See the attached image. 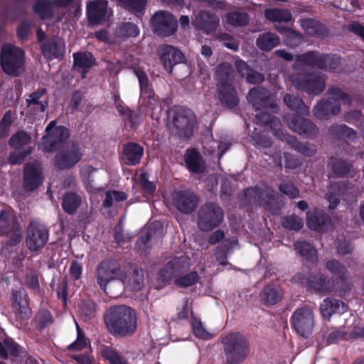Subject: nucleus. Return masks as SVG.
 I'll return each mask as SVG.
<instances>
[{"mask_svg": "<svg viewBox=\"0 0 364 364\" xmlns=\"http://www.w3.org/2000/svg\"><path fill=\"white\" fill-rule=\"evenodd\" d=\"M244 196L249 203L262 205L265 194L257 186L250 187L244 190Z\"/></svg>", "mask_w": 364, "mask_h": 364, "instance_id": "obj_60", "label": "nucleus"}, {"mask_svg": "<svg viewBox=\"0 0 364 364\" xmlns=\"http://www.w3.org/2000/svg\"><path fill=\"white\" fill-rule=\"evenodd\" d=\"M280 44L279 36L272 32L259 34L256 41L257 46L262 51L269 52Z\"/></svg>", "mask_w": 364, "mask_h": 364, "instance_id": "obj_39", "label": "nucleus"}, {"mask_svg": "<svg viewBox=\"0 0 364 364\" xmlns=\"http://www.w3.org/2000/svg\"><path fill=\"white\" fill-rule=\"evenodd\" d=\"M168 117L171 119L176 129V134L183 139H189L193 135L196 126V117L189 108L176 106L168 112Z\"/></svg>", "mask_w": 364, "mask_h": 364, "instance_id": "obj_7", "label": "nucleus"}, {"mask_svg": "<svg viewBox=\"0 0 364 364\" xmlns=\"http://www.w3.org/2000/svg\"><path fill=\"white\" fill-rule=\"evenodd\" d=\"M104 322L107 331L116 338L132 336L137 328L135 311L126 305L110 306L104 315Z\"/></svg>", "mask_w": 364, "mask_h": 364, "instance_id": "obj_1", "label": "nucleus"}, {"mask_svg": "<svg viewBox=\"0 0 364 364\" xmlns=\"http://www.w3.org/2000/svg\"><path fill=\"white\" fill-rule=\"evenodd\" d=\"M158 52L160 62L168 74L172 73L174 66L186 61L184 54L173 46L168 44L161 46Z\"/></svg>", "mask_w": 364, "mask_h": 364, "instance_id": "obj_20", "label": "nucleus"}, {"mask_svg": "<svg viewBox=\"0 0 364 364\" xmlns=\"http://www.w3.org/2000/svg\"><path fill=\"white\" fill-rule=\"evenodd\" d=\"M296 62L310 68H317L331 73L340 74L343 72V59L338 54L322 53L317 50H309L295 56Z\"/></svg>", "mask_w": 364, "mask_h": 364, "instance_id": "obj_4", "label": "nucleus"}, {"mask_svg": "<svg viewBox=\"0 0 364 364\" xmlns=\"http://www.w3.org/2000/svg\"><path fill=\"white\" fill-rule=\"evenodd\" d=\"M198 198L194 192L178 191L173 196V203L176 209L185 214L193 213L197 208Z\"/></svg>", "mask_w": 364, "mask_h": 364, "instance_id": "obj_23", "label": "nucleus"}, {"mask_svg": "<svg viewBox=\"0 0 364 364\" xmlns=\"http://www.w3.org/2000/svg\"><path fill=\"white\" fill-rule=\"evenodd\" d=\"M295 250L299 255L311 264L318 262V253L316 250L306 241H297L294 244Z\"/></svg>", "mask_w": 364, "mask_h": 364, "instance_id": "obj_38", "label": "nucleus"}, {"mask_svg": "<svg viewBox=\"0 0 364 364\" xmlns=\"http://www.w3.org/2000/svg\"><path fill=\"white\" fill-rule=\"evenodd\" d=\"M265 198L268 200L264 199L262 206H263L266 210L273 214H278L279 208L275 203L278 199V193L272 188L268 189L265 193Z\"/></svg>", "mask_w": 364, "mask_h": 364, "instance_id": "obj_59", "label": "nucleus"}, {"mask_svg": "<svg viewBox=\"0 0 364 364\" xmlns=\"http://www.w3.org/2000/svg\"><path fill=\"white\" fill-rule=\"evenodd\" d=\"M247 100L255 110L274 109L277 105L270 91L263 87H254L247 94Z\"/></svg>", "mask_w": 364, "mask_h": 364, "instance_id": "obj_18", "label": "nucleus"}, {"mask_svg": "<svg viewBox=\"0 0 364 364\" xmlns=\"http://www.w3.org/2000/svg\"><path fill=\"white\" fill-rule=\"evenodd\" d=\"M126 273L119 265L114 264L112 261L103 260L97 267L95 278L101 290L111 297H117L120 292H114L110 286L116 283L119 287H123Z\"/></svg>", "mask_w": 364, "mask_h": 364, "instance_id": "obj_5", "label": "nucleus"}, {"mask_svg": "<svg viewBox=\"0 0 364 364\" xmlns=\"http://www.w3.org/2000/svg\"><path fill=\"white\" fill-rule=\"evenodd\" d=\"M235 66L240 75L251 84H259L264 81V75L251 68L247 63L242 60L235 62Z\"/></svg>", "mask_w": 364, "mask_h": 364, "instance_id": "obj_36", "label": "nucleus"}, {"mask_svg": "<svg viewBox=\"0 0 364 364\" xmlns=\"http://www.w3.org/2000/svg\"><path fill=\"white\" fill-rule=\"evenodd\" d=\"M306 224L311 230L321 232H326L333 228L331 217L319 209L306 213Z\"/></svg>", "mask_w": 364, "mask_h": 364, "instance_id": "obj_24", "label": "nucleus"}, {"mask_svg": "<svg viewBox=\"0 0 364 364\" xmlns=\"http://www.w3.org/2000/svg\"><path fill=\"white\" fill-rule=\"evenodd\" d=\"M33 12L41 18H51L53 16L52 5L48 0H37L33 6Z\"/></svg>", "mask_w": 364, "mask_h": 364, "instance_id": "obj_49", "label": "nucleus"}, {"mask_svg": "<svg viewBox=\"0 0 364 364\" xmlns=\"http://www.w3.org/2000/svg\"><path fill=\"white\" fill-rule=\"evenodd\" d=\"M82 203L80 196L74 192H67L63 196L62 208L69 215L76 213Z\"/></svg>", "mask_w": 364, "mask_h": 364, "instance_id": "obj_40", "label": "nucleus"}, {"mask_svg": "<svg viewBox=\"0 0 364 364\" xmlns=\"http://www.w3.org/2000/svg\"><path fill=\"white\" fill-rule=\"evenodd\" d=\"M46 134L42 137L41 149L44 153H53L60 150L70 137V130L64 126H56V121L49 122L46 128Z\"/></svg>", "mask_w": 364, "mask_h": 364, "instance_id": "obj_9", "label": "nucleus"}, {"mask_svg": "<svg viewBox=\"0 0 364 364\" xmlns=\"http://www.w3.org/2000/svg\"><path fill=\"white\" fill-rule=\"evenodd\" d=\"M227 22L235 27H243L248 24L250 17L245 11H232L227 14Z\"/></svg>", "mask_w": 364, "mask_h": 364, "instance_id": "obj_55", "label": "nucleus"}, {"mask_svg": "<svg viewBox=\"0 0 364 364\" xmlns=\"http://www.w3.org/2000/svg\"><path fill=\"white\" fill-rule=\"evenodd\" d=\"M328 134L336 141H355L357 132L353 128L346 124H332L328 129Z\"/></svg>", "mask_w": 364, "mask_h": 364, "instance_id": "obj_33", "label": "nucleus"}, {"mask_svg": "<svg viewBox=\"0 0 364 364\" xmlns=\"http://www.w3.org/2000/svg\"><path fill=\"white\" fill-rule=\"evenodd\" d=\"M224 218L223 209L215 203L203 204L198 212V226L203 232L219 227Z\"/></svg>", "mask_w": 364, "mask_h": 364, "instance_id": "obj_10", "label": "nucleus"}, {"mask_svg": "<svg viewBox=\"0 0 364 364\" xmlns=\"http://www.w3.org/2000/svg\"><path fill=\"white\" fill-rule=\"evenodd\" d=\"M292 328L304 338H307L313 332L314 327V314L313 309L304 306L295 310L290 318Z\"/></svg>", "mask_w": 364, "mask_h": 364, "instance_id": "obj_14", "label": "nucleus"}, {"mask_svg": "<svg viewBox=\"0 0 364 364\" xmlns=\"http://www.w3.org/2000/svg\"><path fill=\"white\" fill-rule=\"evenodd\" d=\"M281 140L285 141L294 150L306 156H312L316 153V146L308 142H301L296 137L288 134H282L279 137Z\"/></svg>", "mask_w": 364, "mask_h": 364, "instance_id": "obj_35", "label": "nucleus"}, {"mask_svg": "<svg viewBox=\"0 0 364 364\" xmlns=\"http://www.w3.org/2000/svg\"><path fill=\"white\" fill-rule=\"evenodd\" d=\"M326 343L325 346L336 344L341 341L347 338L348 333L345 331V328H328L325 334Z\"/></svg>", "mask_w": 364, "mask_h": 364, "instance_id": "obj_50", "label": "nucleus"}, {"mask_svg": "<svg viewBox=\"0 0 364 364\" xmlns=\"http://www.w3.org/2000/svg\"><path fill=\"white\" fill-rule=\"evenodd\" d=\"M293 280L301 285H305L318 292H329L331 284L327 277L322 273L310 274L297 273Z\"/></svg>", "mask_w": 364, "mask_h": 364, "instance_id": "obj_19", "label": "nucleus"}, {"mask_svg": "<svg viewBox=\"0 0 364 364\" xmlns=\"http://www.w3.org/2000/svg\"><path fill=\"white\" fill-rule=\"evenodd\" d=\"M277 30L282 34L285 35L286 45L294 48L300 45L303 40L301 33L288 27L277 28Z\"/></svg>", "mask_w": 364, "mask_h": 364, "instance_id": "obj_48", "label": "nucleus"}, {"mask_svg": "<svg viewBox=\"0 0 364 364\" xmlns=\"http://www.w3.org/2000/svg\"><path fill=\"white\" fill-rule=\"evenodd\" d=\"M304 26L310 36L318 38H324L328 36L329 31L327 27L318 21L309 18L304 22Z\"/></svg>", "mask_w": 364, "mask_h": 364, "instance_id": "obj_44", "label": "nucleus"}, {"mask_svg": "<svg viewBox=\"0 0 364 364\" xmlns=\"http://www.w3.org/2000/svg\"><path fill=\"white\" fill-rule=\"evenodd\" d=\"M341 111V104L328 98L318 102L314 108V116L319 119H327L330 116H335Z\"/></svg>", "mask_w": 364, "mask_h": 364, "instance_id": "obj_27", "label": "nucleus"}, {"mask_svg": "<svg viewBox=\"0 0 364 364\" xmlns=\"http://www.w3.org/2000/svg\"><path fill=\"white\" fill-rule=\"evenodd\" d=\"M232 248V242L229 239L225 240L216 247L215 257L220 265L225 266L227 264L226 259Z\"/></svg>", "mask_w": 364, "mask_h": 364, "instance_id": "obj_54", "label": "nucleus"}, {"mask_svg": "<svg viewBox=\"0 0 364 364\" xmlns=\"http://www.w3.org/2000/svg\"><path fill=\"white\" fill-rule=\"evenodd\" d=\"M198 23L200 28L206 33H210L212 32L215 31L218 26V20L215 19V18L208 14H203L200 16V19L198 20Z\"/></svg>", "mask_w": 364, "mask_h": 364, "instance_id": "obj_56", "label": "nucleus"}, {"mask_svg": "<svg viewBox=\"0 0 364 364\" xmlns=\"http://www.w3.org/2000/svg\"><path fill=\"white\" fill-rule=\"evenodd\" d=\"M143 282L144 274L141 273V271L134 269L129 276L126 274L123 287H120V289L126 287L132 291H138L141 289Z\"/></svg>", "mask_w": 364, "mask_h": 364, "instance_id": "obj_43", "label": "nucleus"}, {"mask_svg": "<svg viewBox=\"0 0 364 364\" xmlns=\"http://www.w3.org/2000/svg\"><path fill=\"white\" fill-rule=\"evenodd\" d=\"M73 66L81 75L82 79L87 77L90 69L95 65L96 60L90 52L74 53Z\"/></svg>", "mask_w": 364, "mask_h": 364, "instance_id": "obj_28", "label": "nucleus"}, {"mask_svg": "<svg viewBox=\"0 0 364 364\" xmlns=\"http://www.w3.org/2000/svg\"><path fill=\"white\" fill-rule=\"evenodd\" d=\"M144 147L136 142L128 141L122 145V159L129 166L140 164L144 156Z\"/></svg>", "mask_w": 364, "mask_h": 364, "instance_id": "obj_25", "label": "nucleus"}, {"mask_svg": "<svg viewBox=\"0 0 364 364\" xmlns=\"http://www.w3.org/2000/svg\"><path fill=\"white\" fill-rule=\"evenodd\" d=\"M44 176L41 164L37 162H27L23 171V188L25 191H36L43 182Z\"/></svg>", "mask_w": 364, "mask_h": 364, "instance_id": "obj_17", "label": "nucleus"}, {"mask_svg": "<svg viewBox=\"0 0 364 364\" xmlns=\"http://www.w3.org/2000/svg\"><path fill=\"white\" fill-rule=\"evenodd\" d=\"M0 65L3 72L16 77L26 71V53L23 48L11 43L4 44L0 53Z\"/></svg>", "mask_w": 364, "mask_h": 364, "instance_id": "obj_6", "label": "nucleus"}, {"mask_svg": "<svg viewBox=\"0 0 364 364\" xmlns=\"http://www.w3.org/2000/svg\"><path fill=\"white\" fill-rule=\"evenodd\" d=\"M82 156L83 150L80 144L73 141L58 150L53 159V163L59 170H68L78 164Z\"/></svg>", "mask_w": 364, "mask_h": 364, "instance_id": "obj_11", "label": "nucleus"}, {"mask_svg": "<svg viewBox=\"0 0 364 364\" xmlns=\"http://www.w3.org/2000/svg\"><path fill=\"white\" fill-rule=\"evenodd\" d=\"M46 94L47 89L45 87H40L29 94L26 100V107L35 113L44 112L48 106Z\"/></svg>", "mask_w": 364, "mask_h": 364, "instance_id": "obj_26", "label": "nucleus"}, {"mask_svg": "<svg viewBox=\"0 0 364 364\" xmlns=\"http://www.w3.org/2000/svg\"><path fill=\"white\" fill-rule=\"evenodd\" d=\"M291 80L296 89L306 92L309 95H318L326 87L325 80L320 75L311 73H297L291 75Z\"/></svg>", "mask_w": 364, "mask_h": 364, "instance_id": "obj_12", "label": "nucleus"}, {"mask_svg": "<svg viewBox=\"0 0 364 364\" xmlns=\"http://www.w3.org/2000/svg\"><path fill=\"white\" fill-rule=\"evenodd\" d=\"M184 159L187 168L191 173L200 174L205 171V162L197 149H191L187 150Z\"/></svg>", "mask_w": 364, "mask_h": 364, "instance_id": "obj_32", "label": "nucleus"}, {"mask_svg": "<svg viewBox=\"0 0 364 364\" xmlns=\"http://www.w3.org/2000/svg\"><path fill=\"white\" fill-rule=\"evenodd\" d=\"M101 355L109 362V364H127L115 350L110 346H106L101 351Z\"/></svg>", "mask_w": 364, "mask_h": 364, "instance_id": "obj_62", "label": "nucleus"}, {"mask_svg": "<svg viewBox=\"0 0 364 364\" xmlns=\"http://www.w3.org/2000/svg\"><path fill=\"white\" fill-rule=\"evenodd\" d=\"M326 268L331 272V274L335 277L336 282L338 284L341 283V290L347 291L349 290V287L346 284V282L348 277V272L346 267L343 265L337 259L328 260L326 262Z\"/></svg>", "mask_w": 364, "mask_h": 364, "instance_id": "obj_31", "label": "nucleus"}, {"mask_svg": "<svg viewBox=\"0 0 364 364\" xmlns=\"http://www.w3.org/2000/svg\"><path fill=\"white\" fill-rule=\"evenodd\" d=\"M36 327L38 331H43L53 323L51 313L48 310H41L35 316Z\"/></svg>", "mask_w": 364, "mask_h": 364, "instance_id": "obj_61", "label": "nucleus"}, {"mask_svg": "<svg viewBox=\"0 0 364 364\" xmlns=\"http://www.w3.org/2000/svg\"><path fill=\"white\" fill-rule=\"evenodd\" d=\"M139 33L138 26L131 22H122L117 26L115 34L119 38L136 37Z\"/></svg>", "mask_w": 364, "mask_h": 364, "instance_id": "obj_51", "label": "nucleus"}, {"mask_svg": "<svg viewBox=\"0 0 364 364\" xmlns=\"http://www.w3.org/2000/svg\"><path fill=\"white\" fill-rule=\"evenodd\" d=\"M169 262L176 277L182 275L190 267L189 259L186 257H174Z\"/></svg>", "mask_w": 364, "mask_h": 364, "instance_id": "obj_57", "label": "nucleus"}, {"mask_svg": "<svg viewBox=\"0 0 364 364\" xmlns=\"http://www.w3.org/2000/svg\"><path fill=\"white\" fill-rule=\"evenodd\" d=\"M327 166L331 168L334 177L343 178L350 173L352 165L348 160L331 156L327 161Z\"/></svg>", "mask_w": 364, "mask_h": 364, "instance_id": "obj_37", "label": "nucleus"}, {"mask_svg": "<svg viewBox=\"0 0 364 364\" xmlns=\"http://www.w3.org/2000/svg\"><path fill=\"white\" fill-rule=\"evenodd\" d=\"M265 110H259L260 112L256 114L254 122L257 125L268 127L274 132H277L281 125L279 119Z\"/></svg>", "mask_w": 364, "mask_h": 364, "instance_id": "obj_41", "label": "nucleus"}, {"mask_svg": "<svg viewBox=\"0 0 364 364\" xmlns=\"http://www.w3.org/2000/svg\"><path fill=\"white\" fill-rule=\"evenodd\" d=\"M199 275L196 271H192L189 273L178 277L174 281V284L181 288H187L198 282Z\"/></svg>", "mask_w": 364, "mask_h": 364, "instance_id": "obj_58", "label": "nucleus"}, {"mask_svg": "<svg viewBox=\"0 0 364 364\" xmlns=\"http://www.w3.org/2000/svg\"><path fill=\"white\" fill-rule=\"evenodd\" d=\"M284 296L282 288L276 284L266 285L260 293V299L262 304L267 306H271L279 303Z\"/></svg>", "mask_w": 364, "mask_h": 364, "instance_id": "obj_30", "label": "nucleus"}, {"mask_svg": "<svg viewBox=\"0 0 364 364\" xmlns=\"http://www.w3.org/2000/svg\"><path fill=\"white\" fill-rule=\"evenodd\" d=\"M151 25L154 32L160 37H170L178 29L176 18L167 11H156L151 17Z\"/></svg>", "mask_w": 364, "mask_h": 364, "instance_id": "obj_15", "label": "nucleus"}, {"mask_svg": "<svg viewBox=\"0 0 364 364\" xmlns=\"http://www.w3.org/2000/svg\"><path fill=\"white\" fill-rule=\"evenodd\" d=\"M226 364H241L250 356V342L239 331H232L221 338Z\"/></svg>", "mask_w": 364, "mask_h": 364, "instance_id": "obj_3", "label": "nucleus"}, {"mask_svg": "<svg viewBox=\"0 0 364 364\" xmlns=\"http://www.w3.org/2000/svg\"><path fill=\"white\" fill-rule=\"evenodd\" d=\"M283 101L290 109L299 114H306L309 113V107L298 96L287 93L283 97Z\"/></svg>", "mask_w": 364, "mask_h": 364, "instance_id": "obj_45", "label": "nucleus"}, {"mask_svg": "<svg viewBox=\"0 0 364 364\" xmlns=\"http://www.w3.org/2000/svg\"><path fill=\"white\" fill-rule=\"evenodd\" d=\"M25 14L24 7L15 0L13 4L6 6L2 12L1 16L6 20L15 21Z\"/></svg>", "mask_w": 364, "mask_h": 364, "instance_id": "obj_47", "label": "nucleus"}, {"mask_svg": "<svg viewBox=\"0 0 364 364\" xmlns=\"http://www.w3.org/2000/svg\"><path fill=\"white\" fill-rule=\"evenodd\" d=\"M264 16L271 22L289 23L292 21V14L287 9H267L264 11Z\"/></svg>", "mask_w": 364, "mask_h": 364, "instance_id": "obj_42", "label": "nucleus"}, {"mask_svg": "<svg viewBox=\"0 0 364 364\" xmlns=\"http://www.w3.org/2000/svg\"><path fill=\"white\" fill-rule=\"evenodd\" d=\"M87 18L90 23L100 24L105 21L107 14V2L96 0L87 7Z\"/></svg>", "mask_w": 364, "mask_h": 364, "instance_id": "obj_34", "label": "nucleus"}, {"mask_svg": "<svg viewBox=\"0 0 364 364\" xmlns=\"http://www.w3.org/2000/svg\"><path fill=\"white\" fill-rule=\"evenodd\" d=\"M282 224L284 228L296 231L300 230L304 226L302 219L295 215L284 218Z\"/></svg>", "mask_w": 364, "mask_h": 364, "instance_id": "obj_64", "label": "nucleus"}, {"mask_svg": "<svg viewBox=\"0 0 364 364\" xmlns=\"http://www.w3.org/2000/svg\"><path fill=\"white\" fill-rule=\"evenodd\" d=\"M320 312L323 318L330 320L334 314H342L348 311V306L341 300L326 298L320 304Z\"/></svg>", "mask_w": 364, "mask_h": 364, "instance_id": "obj_29", "label": "nucleus"}, {"mask_svg": "<svg viewBox=\"0 0 364 364\" xmlns=\"http://www.w3.org/2000/svg\"><path fill=\"white\" fill-rule=\"evenodd\" d=\"M31 140V136L26 131L19 130L10 137L8 143L11 148L19 149L28 144Z\"/></svg>", "mask_w": 364, "mask_h": 364, "instance_id": "obj_53", "label": "nucleus"}, {"mask_svg": "<svg viewBox=\"0 0 364 364\" xmlns=\"http://www.w3.org/2000/svg\"><path fill=\"white\" fill-rule=\"evenodd\" d=\"M326 93L331 96L328 99L336 102L340 104L343 102L345 105H350L352 103V99L350 95L337 86L328 87Z\"/></svg>", "mask_w": 364, "mask_h": 364, "instance_id": "obj_52", "label": "nucleus"}, {"mask_svg": "<svg viewBox=\"0 0 364 364\" xmlns=\"http://www.w3.org/2000/svg\"><path fill=\"white\" fill-rule=\"evenodd\" d=\"M50 232L48 228L37 220H31L27 228L26 245L31 252H38L47 244Z\"/></svg>", "mask_w": 364, "mask_h": 364, "instance_id": "obj_13", "label": "nucleus"}, {"mask_svg": "<svg viewBox=\"0 0 364 364\" xmlns=\"http://www.w3.org/2000/svg\"><path fill=\"white\" fill-rule=\"evenodd\" d=\"M135 74L139 80L141 95L149 100H155V93L149 85V80L146 73L141 70H136Z\"/></svg>", "mask_w": 364, "mask_h": 364, "instance_id": "obj_46", "label": "nucleus"}, {"mask_svg": "<svg viewBox=\"0 0 364 364\" xmlns=\"http://www.w3.org/2000/svg\"><path fill=\"white\" fill-rule=\"evenodd\" d=\"M288 127L304 138L314 139L318 134V128L310 119L299 115L290 114L285 117Z\"/></svg>", "mask_w": 364, "mask_h": 364, "instance_id": "obj_16", "label": "nucleus"}, {"mask_svg": "<svg viewBox=\"0 0 364 364\" xmlns=\"http://www.w3.org/2000/svg\"><path fill=\"white\" fill-rule=\"evenodd\" d=\"M41 52L45 59L50 61L53 59L61 60L65 53V43L62 38L53 36L46 39L41 44Z\"/></svg>", "mask_w": 364, "mask_h": 364, "instance_id": "obj_21", "label": "nucleus"}, {"mask_svg": "<svg viewBox=\"0 0 364 364\" xmlns=\"http://www.w3.org/2000/svg\"><path fill=\"white\" fill-rule=\"evenodd\" d=\"M12 307L18 319L28 320L32 314L29 306V298L23 289L13 290L11 294Z\"/></svg>", "mask_w": 364, "mask_h": 364, "instance_id": "obj_22", "label": "nucleus"}, {"mask_svg": "<svg viewBox=\"0 0 364 364\" xmlns=\"http://www.w3.org/2000/svg\"><path fill=\"white\" fill-rule=\"evenodd\" d=\"M218 99L222 105L229 109H235L240 103L237 91L235 85V71L231 65L223 63L216 69Z\"/></svg>", "mask_w": 364, "mask_h": 364, "instance_id": "obj_2", "label": "nucleus"}, {"mask_svg": "<svg viewBox=\"0 0 364 364\" xmlns=\"http://www.w3.org/2000/svg\"><path fill=\"white\" fill-rule=\"evenodd\" d=\"M9 236L6 245L14 247L23 238V229L12 209H2L0 211V237Z\"/></svg>", "mask_w": 364, "mask_h": 364, "instance_id": "obj_8", "label": "nucleus"}, {"mask_svg": "<svg viewBox=\"0 0 364 364\" xmlns=\"http://www.w3.org/2000/svg\"><path fill=\"white\" fill-rule=\"evenodd\" d=\"M31 152L32 149L31 147L22 151H11L7 159L8 164L11 166L20 165L25 161L26 158L31 154Z\"/></svg>", "mask_w": 364, "mask_h": 364, "instance_id": "obj_63", "label": "nucleus"}]
</instances>
